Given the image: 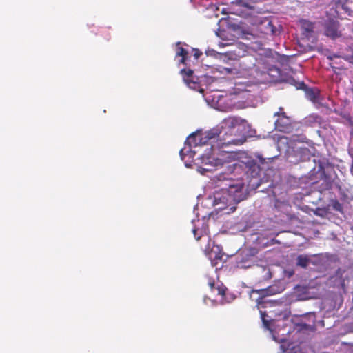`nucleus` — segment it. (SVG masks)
Wrapping results in <instances>:
<instances>
[{"mask_svg":"<svg viewBox=\"0 0 353 353\" xmlns=\"http://www.w3.org/2000/svg\"><path fill=\"white\" fill-rule=\"evenodd\" d=\"M245 182L242 178L233 179L230 178V182L228 188L221 189V192L215 196L216 204L223 203L230 205L237 203L246 198Z\"/></svg>","mask_w":353,"mask_h":353,"instance_id":"nucleus-1","label":"nucleus"},{"mask_svg":"<svg viewBox=\"0 0 353 353\" xmlns=\"http://www.w3.org/2000/svg\"><path fill=\"white\" fill-rule=\"evenodd\" d=\"M225 123L230 128V133L228 134V132H226L221 139L216 141V147L222 148L224 145H241L245 141L246 136L244 134L239 137L232 136L234 132L240 131L241 128L245 126L246 123L245 120L238 117H230L225 120ZM215 147V144H212L211 148L212 150H214Z\"/></svg>","mask_w":353,"mask_h":353,"instance_id":"nucleus-2","label":"nucleus"},{"mask_svg":"<svg viewBox=\"0 0 353 353\" xmlns=\"http://www.w3.org/2000/svg\"><path fill=\"white\" fill-rule=\"evenodd\" d=\"M264 161L265 159L260 156H256V159L245 157L243 160L233 165L234 172L237 173L243 169L245 170V174L247 177H257L261 170V165H263Z\"/></svg>","mask_w":353,"mask_h":353,"instance_id":"nucleus-3","label":"nucleus"},{"mask_svg":"<svg viewBox=\"0 0 353 353\" xmlns=\"http://www.w3.org/2000/svg\"><path fill=\"white\" fill-rule=\"evenodd\" d=\"M221 134V131L219 128H213L206 132L203 134V137H200L199 140L196 135L194 134H190L185 141V143H188L190 145L193 144L194 146L197 145H205L208 141L212 144V140L219 137Z\"/></svg>","mask_w":353,"mask_h":353,"instance_id":"nucleus-4","label":"nucleus"},{"mask_svg":"<svg viewBox=\"0 0 353 353\" xmlns=\"http://www.w3.org/2000/svg\"><path fill=\"white\" fill-rule=\"evenodd\" d=\"M274 116L278 118L275 121V128L285 133H289L292 131V125L291 119L285 115V112H276Z\"/></svg>","mask_w":353,"mask_h":353,"instance_id":"nucleus-5","label":"nucleus"},{"mask_svg":"<svg viewBox=\"0 0 353 353\" xmlns=\"http://www.w3.org/2000/svg\"><path fill=\"white\" fill-rule=\"evenodd\" d=\"M339 22L334 19H329L325 22L324 30L325 34L332 39H336L341 37V32L339 30Z\"/></svg>","mask_w":353,"mask_h":353,"instance_id":"nucleus-6","label":"nucleus"},{"mask_svg":"<svg viewBox=\"0 0 353 353\" xmlns=\"http://www.w3.org/2000/svg\"><path fill=\"white\" fill-rule=\"evenodd\" d=\"M192 233H193L194 238L196 241L203 239L205 242L207 243V245L205 247H203V245H201V248L204 250V252L206 254H209L210 255L209 257H210V259H211L212 258L211 253L209 252L210 237L207 234H204V232L203 231V230L199 229V228H194L192 229Z\"/></svg>","mask_w":353,"mask_h":353,"instance_id":"nucleus-7","label":"nucleus"},{"mask_svg":"<svg viewBox=\"0 0 353 353\" xmlns=\"http://www.w3.org/2000/svg\"><path fill=\"white\" fill-rule=\"evenodd\" d=\"M181 74L183 76L184 82L190 87L192 88V84L194 87L196 85V81L193 79V71L190 69H182Z\"/></svg>","mask_w":353,"mask_h":353,"instance_id":"nucleus-8","label":"nucleus"},{"mask_svg":"<svg viewBox=\"0 0 353 353\" xmlns=\"http://www.w3.org/2000/svg\"><path fill=\"white\" fill-rule=\"evenodd\" d=\"M246 259H244L243 256L241 259H239V256H237V266L241 268H249L251 266L252 263V256H248V254H245Z\"/></svg>","mask_w":353,"mask_h":353,"instance_id":"nucleus-9","label":"nucleus"},{"mask_svg":"<svg viewBox=\"0 0 353 353\" xmlns=\"http://www.w3.org/2000/svg\"><path fill=\"white\" fill-rule=\"evenodd\" d=\"M180 42L177 43L176 46V57H181V59L180 60V63L183 64H186V61L188 59V51L183 47L179 46Z\"/></svg>","mask_w":353,"mask_h":353,"instance_id":"nucleus-10","label":"nucleus"},{"mask_svg":"<svg viewBox=\"0 0 353 353\" xmlns=\"http://www.w3.org/2000/svg\"><path fill=\"white\" fill-rule=\"evenodd\" d=\"M345 270L341 268H338L333 276V278H334V282L339 283L342 288H344L345 286V279H343V274L345 273Z\"/></svg>","mask_w":353,"mask_h":353,"instance_id":"nucleus-11","label":"nucleus"},{"mask_svg":"<svg viewBox=\"0 0 353 353\" xmlns=\"http://www.w3.org/2000/svg\"><path fill=\"white\" fill-rule=\"evenodd\" d=\"M209 285L210 286L211 290L213 292H216L217 294H219L222 296H225V291H226L227 288L224 285H219L216 286L214 285V283H210Z\"/></svg>","mask_w":353,"mask_h":353,"instance_id":"nucleus-12","label":"nucleus"},{"mask_svg":"<svg viewBox=\"0 0 353 353\" xmlns=\"http://www.w3.org/2000/svg\"><path fill=\"white\" fill-rule=\"evenodd\" d=\"M250 64L249 65H246V61H247V59L243 60L241 63V65H242L243 67V70L247 71L248 72H252L253 70H256L255 69V63L252 61V60L254 59L252 57H250Z\"/></svg>","mask_w":353,"mask_h":353,"instance_id":"nucleus-13","label":"nucleus"},{"mask_svg":"<svg viewBox=\"0 0 353 353\" xmlns=\"http://www.w3.org/2000/svg\"><path fill=\"white\" fill-rule=\"evenodd\" d=\"M310 262V259L307 256L299 255L297 257V265L305 268L308 265Z\"/></svg>","mask_w":353,"mask_h":353,"instance_id":"nucleus-14","label":"nucleus"},{"mask_svg":"<svg viewBox=\"0 0 353 353\" xmlns=\"http://www.w3.org/2000/svg\"><path fill=\"white\" fill-rule=\"evenodd\" d=\"M256 292L261 296H267L272 294H274L275 292H274L272 288L269 287L265 289H260L258 290H256Z\"/></svg>","mask_w":353,"mask_h":353,"instance_id":"nucleus-15","label":"nucleus"},{"mask_svg":"<svg viewBox=\"0 0 353 353\" xmlns=\"http://www.w3.org/2000/svg\"><path fill=\"white\" fill-rule=\"evenodd\" d=\"M331 205H332V208L334 210L340 212H343V206L338 200L332 199L331 201Z\"/></svg>","mask_w":353,"mask_h":353,"instance_id":"nucleus-16","label":"nucleus"},{"mask_svg":"<svg viewBox=\"0 0 353 353\" xmlns=\"http://www.w3.org/2000/svg\"><path fill=\"white\" fill-rule=\"evenodd\" d=\"M302 26L305 29V30L308 32H312L313 29V25L308 21L302 20L301 21Z\"/></svg>","mask_w":353,"mask_h":353,"instance_id":"nucleus-17","label":"nucleus"},{"mask_svg":"<svg viewBox=\"0 0 353 353\" xmlns=\"http://www.w3.org/2000/svg\"><path fill=\"white\" fill-rule=\"evenodd\" d=\"M225 155H226V154H221V157H222L221 158H216V159H214L215 166H223L224 165V163H226V161H225V158L223 157Z\"/></svg>","mask_w":353,"mask_h":353,"instance_id":"nucleus-18","label":"nucleus"},{"mask_svg":"<svg viewBox=\"0 0 353 353\" xmlns=\"http://www.w3.org/2000/svg\"><path fill=\"white\" fill-rule=\"evenodd\" d=\"M307 97L313 101H316L318 97V94L312 90H309L307 92Z\"/></svg>","mask_w":353,"mask_h":353,"instance_id":"nucleus-19","label":"nucleus"},{"mask_svg":"<svg viewBox=\"0 0 353 353\" xmlns=\"http://www.w3.org/2000/svg\"><path fill=\"white\" fill-rule=\"evenodd\" d=\"M268 26H270V34H272V35L276 34L278 30H277L276 28L274 26V25L273 24V23L270 21H268Z\"/></svg>","mask_w":353,"mask_h":353,"instance_id":"nucleus-20","label":"nucleus"},{"mask_svg":"<svg viewBox=\"0 0 353 353\" xmlns=\"http://www.w3.org/2000/svg\"><path fill=\"white\" fill-rule=\"evenodd\" d=\"M305 139V137H303L301 136H293L292 137L293 141L304 142Z\"/></svg>","mask_w":353,"mask_h":353,"instance_id":"nucleus-21","label":"nucleus"},{"mask_svg":"<svg viewBox=\"0 0 353 353\" xmlns=\"http://www.w3.org/2000/svg\"><path fill=\"white\" fill-rule=\"evenodd\" d=\"M193 51L195 59H198L199 57L202 54V52H200L198 49H193Z\"/></svg>","mask_w":353,"mask_h":353,"instance_id":"nucleus-22","label":"nucleus"},{"mask_svg":"<svg viewBox=\"0 0 353 353\" xmlns=\"http://www.w3.org/2000/svg\"><path fill=\"white\" fill-rule=\"evenodd\" d=\"M343 59L350 63L353 64V54L351 55L345 56L343 57Z\"/></svg>","mask_w":353,"mask_h":353,"instance_id":"nucleus-23","label":"nucleus"},{"mask_svg":"<svg viewBox=\"0 0 353 353\" xmlns=\"http://www.w3.org/2000/svg\"><path fill=\"white\" fill-rule=\"evenodd\" d=\"M261 316H262V320H263V322L264 325H265L266 327H268L269 323H268V322L265 319V314L261 312Z\"/></svg>","mask_w":353,"mask_h":353,"instance_id":"nucleus-24","label":"nucleus"},{"mask_svg":"<svg viewBox=\"0 0 353 353\" xmlns=\"http://www.w3.org/2000/svg\"><path fill=\"white\" fill-rule=\"evenodd\" d=\"M270 26H268V22L266 25H265V34H270Z\"/></svg>","mask_w":353,"mask_h":353,"instance_id":"nucleus-25","label":"nucleus"},{"mask_svg":"<svg viewBox=\"0 0 353 353\" xmlns=\"http://www.w3.org/2000/svg\"><path fill=\"white\" fill-rule=\"evenodd\" d=\"M305 87V84L303 82H300L298 83V86H296L297 89H304Z\"/></svg>","mask_w":353,"mask_h":353,"instance_id":"nucleus-26","label":"nucleus"},{"mask_svg":"<svg viewBox=\"0 0 353 353\" xmlns=\"http://www.w3.org/2000/svg\"><path fill=\"white\" fill-rule=\"evenodd\" d=\"M180 156H181V159L183 160L184 159V156H185V152H184V150L183 149H181L180 150Z\"/></svg>","mask_w":353,"mask_h":353,"instance_id":"nucleus-27","label":"nucleus"},{"mask_svg":"<svg viewBox=\"0 0 353 353\" xmlns=\"http://www.w3.org/2000/svg\"><path fill=\"white\" fill-rule=\"evenodd\" d=\"M350 134H351V136L353 137V125H352V129L351 130Z\"/></svg>","mask_w":353,"mask_h":353,"instance_id":"nucleus-28","label":"nucleus"},{"mask_svg":"<svg viewBox=\"0 0 353 353\" xmlns=\"http://www.w3.org/2000/svg\"><path fill=\"white\" fill-rule=\"evenodd\" d=\"M239 46H241L243 48H244V47H245L244 44H240V43H239Z\"/></svg>","mask_w":353,"mask_h":353,"instance_id":"nucleus-29","label":"nucleus"},{"mask_svg":"<svg viewBox=\"0 0 353 353\" xmlns=\"http://www.w3.org/2000/svg\"><path fill=\"white\" fill-rule=\"evenodd\" d=\"M328 59L332 60V57H328Z\"/></svg>","mask_w":353,"mask_h":353,"instance_id":"nucleus-30","label":"nucleus"},{"mask_svg":"<svg viewBox=\"0 0 353 353\" xmlns=\"http://www.w3.org/2000/svg\"><path fill=\"white\" fill-rule=\"evenodd\" d=\"M334 57H339V56L334 54Z\"/></svg>","mask_w":353,"mask_h":353,"instance_id":"nucleus-31","label":"nucleus"}]
</instances>
